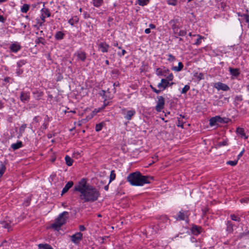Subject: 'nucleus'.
I'll list each match as a JSON object with an SVG mask.
<instances>
[{"mask_svg":"<svg viewBox=\"0 0 249 249\" xmlns=\"http://www.w3.org/2000/svg\"><path fill=\"white\" fill-rule=\"evenodd\" d=\"M74 191L80 193L79 198L82 203H93L98 200L101 195L100 191L88 183L85 178L75 184Z\"/></svg>","mask_w":249,"mask_h":249,"instance_id":"f257e3e1","label":"nucleus"},{"mask_svg":"<svg viewBox=\"0 0 249 249\" xmlns=\"http://www.w3.org/2000/svg\"><path fill=\"white\" fill-rule=\"evenodd\" d=\"M149 178L153 179L152 177L142 176L140 172L131 173L127 178V181L133 186H142L145 183H150Z\"/></svg>","mask_w":249,"mask_h":249,"instance_id":"f03ea898","label":"nucleus"},{"mask_svg":"<svg viewBox=\"0 0 249 249\" xmlns=\"http://www.w3.org/2000/svg\"><path fill=\"white\" fill-rule=\"evenodd\" d=\"M69 218V213L67 212H64L61 213L55 219V222L51 225V228L58 231L60 228L65 224L66 220Z\"/></svg>","mask_w":249,"mask_h":249,"instance_id":"7ed1b4c3","label":"nucleus"},{"mask_svg":"<svg viewBox=\"0 0 249 249\" xmlns=\"http://www.w3.org/2000/svg\"><path fill=\"white\" fill-rule=\"evenodd\" d=\"M164 105V100L162 96L158 97V102L157 105L156 107V109L157 111L160 112L163 108Z\"/></svg>","mask_w":249,"mask_h":249,"instance_id":"20e7f679","label":"nucleus"},{"mask_svg":"<svg viewBox=\"0 0 249 249\" xmlns=\"http://www.w3.org/2000/svg\"><path fill=\"white\" fill-rule=\"evenodd\" d=\"M83 234L80 232H77L71 236V241L74 243H78L82 239Z\"/></svg>","mask_w":249,"mask_h":249,"instance_id":"39448f33","label":"nucleus"},{"mask_svg":"<svg viewBox=\"0 0 249 249\" xmlns=\"http://www.w3.org/2000/svg\"><path fill=\"white\" fill-rule=\"evenodd\" d=\"M192 233L194 235H198L201 232V228L196 225H193L191 229Z\"/></svg>","mask_w":249,"mask_h":249,"instance_id":"423d86ee","label":"nucleus"},{"mask_svg":"<svg viewBox=\"0 0 249 249\" xmlns=\"http://www.w3.org/2000/svg\"><path fill=\"white\" fill-rule=\"evenodd\" d=\"M185 217L187 218V222L188 223L189 220H188V215L182 212H179L178 216L176 218V219L178 221L183 220L185 219Z\"/></svg>","mask_w":249,"mask_h":249,"instance_id":"0eeeda50","label":"nucleus"},{"mask_svg":"<svg viewBox=\"0 0 249 249\" xmlns=\"http://www.w3.org/2000/svg\"><path fill=\"white\" fill-rule=\"evenodd\" d=\"M215 87L218 89H222L226 91L229 89V88L225 84L221 83H217L215 85Z\"/></svg>","mask_w":249,"mask_h":249,"instance_id":"6e6552de","label":"nucleus"},{"mask_svg":"<svg viewBox=\"0 0 249 249\" xmlns=\"http://www.w3.org/2000/svg\"><path fill=\"white\" fill-rule=\"evenodd\" d=\"M169 84L168 81L165 79H161V83H159L158 85L159 88H163L165 89Z\"/></svg>","mask_w":249,"mask_h":249,"instance_id":"1a4fd4ad","label":"nucleus"},{"mask_svg":"<svg viewBox=\"0 0 249 249\" xmlns=\"http://www.w3.org/2000/svg\"><path fill=\"white\" fill-rule=\"evenodd\" d=\"M73 183L72 181H69L67 184L65 185L62 191L61 196L67 193L68 191L72 186Z\"/></svg>","mask_w":249,"mask_h":249,"instance_id":"9d476101","label":"nucleus"},{"mask_svg":"<svg viewBox=\"0 0 249 249\" xmlns=\"http://www.w3.org/2000/svg\"><path fill=\"white\" fill-rule=\"evenodd\" d=\"M236 132L237 133L240 134L242 136H244L245 139H248V137L246 135L243 128L237 127Z\"/></svg>","mask_w":249,"mask_h":249,"instance_id":"9b49d317","label":"nucleus"},{"mask_svg":"<svg viewBox=\"0 0 249 249\" xmlns=\"http://www.w3.org/2000/svg\"><path fill=\"white\" fill-rule=\"evenodd\" d=\"M65 160L66 161V164L69 166H71L73 162V160L69 156H66L65 158Z\"/></svg>","mask_w":249,"mask_h":249,"instance_id":"f8f14e48","label":"nucleus"},{"mask_svg":"<svg viewBox=\"0 0 249 249\" xmlns=\"http://www.w3.org/2000/svg\"><path fill=\"white\" fill-rule=\"evenodd\" d=\"M38 246L39 249H53L50 245L47 244H40Z\"/></svg>","mask_w":249,"mask_h":249,"instance_id":"ddd939ff","label":"nucleus"},{"mask_svg":"<svg viewBox=\"0 0 249 249\" xmlns=\"http://www.w3.org/2000/svg\"><path fill=\"white\" fill-rule=\"evenodd\" d=\"M99 46L102 48V52L105 53L107 52V48L109 47L108 45L102 43L100 44Z\"/></svg>","mask_w":249,"mask_h":249,"instance_id":"4468645a","label":"nucleus"},{"mask_svg":"<svg viewBox=\"0 0 249 249\" xmlns=\"http://www.w3.org/2000/svg\"><path fill=\"white\" fill-rule=\"evenodd\" d=\"M230 121V119L228 118H222L220 116H217V122L222 123H227Z\"/></svg>","mask_w":249,"mask_h":249,"instance_id":"2eb2a0df","label":"nucleus"},{"mask_svg":"<svg viewBox=\"0 0 249 249\" xmlns=\"http://www.w3.org/2000/svg\"><path fill=\"white\" fill-rule=\"evenodd\" d=\"M20 99L22 102L28 101L29 99V96L26 93H21L20 95Z\"/></svg>","mask_w":249,"mask_h":249,"instance_id":"dca6fc26","label":"nucleus"},{"mask_svg":"<svg viewBox=\"0 0 249 249\" xmlns=\"http://www.w3.org/2000/svg\"><path fill=\"white\" fill-rule=\"evenodd\" d=\"M19 49L20 46L15 44H13L10 47L11 50L14 52H17Z\"/></svg>","mask_w":249,"mask_h":249,"instance_id":"f3484780","label":"nucleus"},{"mask_svg":"<svg viewBox=\"0 0 249 249\" xmlns=\"http://www.w3.org/2000/svg\"><path fill=\"white\" fill-rule=\"evenodd\" d=\"M183 67V65L182 63L181 62H179L178 67H173L172 68V70L175 71H179L182 69Z\"/></svg>","mask_w":249,"mask_h":249,"instance_id":"a211bd4d","label":"nucleus"},{"mask_svg":"<svg viewBox=\"0 0 249 249\" xmlns=\"http://www.w3.org/2000/svg\"><path fill=\"white\" fill-rule=\"evenodd\" d=\"M22 146V142H18L16 143H14L12 144V148L14 149H17Z\"/></svg>","mask_w":249,"mask_h":249,"instance_id":"6ab92c4d","label":"nucleus"},{"mask_svg":"<svg viewBox=\"0 0 249 249\" xmlns=\"http://www.w3.org/2000/svg\"><path fill=\"white\" fill-rule=\"evenodd\" d=\"M105 124L104 122H102L96 125L95 130L97 132L100 131Z\"/></svg>","mask_w":249,"mask_h":249,"instance_id":"aec40b11","label":"nucleus"},{"mask_svg":"<svg viewBox=\"0 0 249 249\" xmlns=\"http://www.w3.org/2000/svg\"><path fill=\"white\" fill-rule=\"evenodd\" d=\"M230 71L231 73L234 76H237L239 74L238 70L237 69H232L230 68Z\"/></svg>","mask_w":249,"mask_h":249,"instance_id":"412c9836","label":"nucleus"},{"mask_svg":"<svg viewBox=\"0 0 249 249\" xmlns=\"http://www.w3.org/2000/svg\"><path fill=\"white\" fill-rule=\"evenodd\" d=\"M64 34L61 32H58L56 33L55 37L57 39H61L63 38Z\"/></svg>","mask_w":249,"mask_h":249,"instance_id":"4be33fe9","label":"nucleus"},{"mask_svg":"<svg viewBox=\"0 0 249 249\" xmlns=\"http://www.w3.org/2000/svg\"><path fill=\"white\" fill-rule=\"evenodd\" d=\"M217 122V116L213 117L210 120V124L211 126L215 125Z\"/></svg>","mask_w":249,"mask_h":249,"instance_id":"5701e85b","label":"nucleus"},{"mask_svg":"<svg viewBox=\"0 0 249 249\" xmlns=\"http://www.w3.org/2000/svg\"><path fill=\"white\" fill-rule=\"evenodd\" d=\"M103 2V0H93V3L95 6H100Z\"/></svg>","mask_w":249,"mask_h":249,"instance_id":"b1692460","label":"nucleus"},{"mask_svg":"<svg viewBox=\"0 0 249 249\" xmlns=\"http://www.w3.org/2000/svg\"><path fill=\"white\" fill-rule=\"evenodd\" d=\"M6 169L5 165L3 164H1L0 167V178L2 176Z\"/></svg>","mask_w":249,"mask_h":249,"instance_id":"393cba45","label":"nucleus"},{"mask_svg":"<svg viewBox=\"0 0 249 249\" xmlns=\"http://www.w3.org/2000/svg\"><path fill=\"white\" fill-rule=\"evenodd\" d=\"M149 0H138V4L141 6L146 5Z\"/></svg>","mask_w":249,"mask_h":249,"instance_id":"a878e982","label":"nucleus"},{"mask_svg":"<svg viewBox=\"0 0 249 249\" xmlns=\"http://www.w3.org/2000/svg\"><path fill=\"white\" fill-rule=\"evenodd\" d=\"M78 57L82 61H84L86 58V53H81L78 54Z\"/></svg>","mask_w":249,"mask_h":249,"instance_id":"bb28decb","label":"nucleus"},{"mask_svg":"<svg viewBox=\"0 0 249 249\" xmlns=\"http://www.w3.org/2000/svg\"><path fill=\"white\" fill-rule=\"evenodd\" d=\"M134 113H135V112L134 111L130 110V111H127V114H126V118L128 120H130L131 117L134 115Z\"/></svg>","mask_w":249,"mask_h":249,"instance_id":"cd10ccee","label":"nucleus"},{"mask_svg":"<svg viewBox=\"0 0 249 249\" xmlns=\"http://www.w3.org/2000/svg\"><path fill=\"white\" fill-rule=\"evenodd\" d=\"M29 10V5L26 4H24L22 8H21V11L23 13H26Z\"/></svg>","mask_w":249,"mask_h":249,"instance_id":"c85d7f7f","label":"nucleus"},{"mask_svg":"<svg viewBox=\"0 0 249 249\" xmlns=\"http://www.w3.org/2000/svg\"><path fill=\"white\" fill-rule=\"evenodd\" d=\"M194 76L196 77V78H197V79L198 80H200L201 79H203V73H196L195 74H194Z\"/></svg>","mask_w":249,"mask_h":249,"instance_id":"c756f323","label":"nucleus"},{"mask_svg":"<svg viewBox=\"0 0 249 249\" xmlns=\"http://www.w3.org/2000/svg\"><path fill=\"white\" fill-rule=\"evenodd\" d=\"M190 87L188 85H186L185 87L182 89L181 93L183 94H185L186 93V92L189 89Z\"/></svg>","mask_w":249,"mask_h":249,"instance_id":"7c9ffc66","label":"nucleus"},{"mask_svg":"<svg viewBox=\"0 0 249 249\" xmlns=\"http://www.w3.org/2000/svg\"><path fill=\"white\" fill-rule=\"evenodd\" d=\"M238 160L237 159V160L234 161H228L227 163L231 166H235L237 164Z\"/></svg>","mask_w":249,"mask_h":249,"instance_id":"2f4dec72","label":"nucleus"},{"mask_svg":"<svg viewBox=\"0 0 249 249\" xmlns=\"http://www.w3.org/2000/svg\"><path fill=\"white\" fill-rule=\"evenodd\" d=\"M177 3V0H168V3L169 5H176Z\"/></svg>","mask_w":249,"mask_h":249,"instance_id":"473e14b6","label":"nucleus"},{"mask_svg":"<svg viewBox=\"0 0 249 249\" xmlns=\"http://www.w3.org/2000/svg\"><path fill=\"white\" fill-rule=\"evenodd\" d=\"M1 224L3 225V227L5 229H10L11 228V226L8 224L6 223L5 221L1 222Z\"/></svg>","mask_w":249,"mask_h":249,"instance_id":"72a5a7b5","label":"nucleus"},{"mask_svg":"<svg viewBox=\"0 0 249 249\" xmlns=\"http://www.w3.org/2000/svg\"><path fill=\"white\" fill-rule=\"evenodd\" d=\"M227 230L231 232L232 231V225L229 221L228 222Z\"/></svg>","mask_w":249,"mask_h":249,"instance_id":"f704fd0d","label":"nucleus"},{"mask_svg":"<svg viewBox=\"0 0 249 249\" xmlns=\"http://www.w3.org/2000/svg\"><path fill=\"white\" fill-rule=\"evenodd\" d=\"M185 122H183L182 121L180 120L179 118H178V126H180L181 128H183V124Z\"/></svg>","mask_w":249,"mask_h":249,"instance_id":"c9c22d12","label":"nucleus"},{"mask_svg":"<svg viewBox=\"0 0 249 249\" xmlns=\"http://www.w3.org/2000/svg\"><path fill=\"white\" fill-rule=\"evenodd\" d=\"M26 124H22L19 128V131L20 132H23L24 130H25V129L26 128Z\"/></svg>","mask_w":249,"mask_h":249,"instance_id":"e433bc0d","label":"nucleus"},{"mask_svg":"<svg viewBox=\"0 0 249 249\" xmlns=\"http://www.w3.org/2000/svg\"><path fill=\"white\" fill-rule=\"evenodd\" d=\"M196 36L198 37V38L197 39L195 43V44L198 45V44H200V40L201 39H202V36H201L199 35H197Z\"/></svg>","mask_w":249,"mask_h":249,"instance_id":"4c0bfd02","label":"nucleus"},{"mask_svg":"<svg viewBox=\"0 0 249 249\" xmlns=\"http://www.w3.org/2000/svg\"><path fill=\"white\" fill-rule=\"evenodd\" d=\"M231 219L233 220L238 221H240V218H237L236 216L234 214L231 215Z\"/></svg>","mask_w":249,"mask_h":249,"instance_id":"58836bf2","label":"nucleus"},{"mask_svg":"<svg viewBox=\"0 0 249 249\" xmlns=\"http://www.w3.org/2000/svg\"><path fill=\"white\" fill-rule=\"evenodd\" d=\"M169 61H173L175 60V57L172 55V54L169 55V58L168 59Z\"/></svg>","mask_w":249,"mask_h":249,"instance_id":"ea45409f","label":"nucleus"},{"mask_svg":"<svg viewBox=\"0 0 249 249\" xmlns=\"http://www.w3.org/2000/svg\"><path fill=\"white\" fill-rule=\"evenodd\" d=\"M227 142H226V141H223V142H219V143L217 144V145H218V146H222V145H227Z\"/></svg>","mask_w":249,"mask_h":249,"instance_id":"a19ab883","label":"nucleus"},{"mask_svg":"<svg viewBox=\"0 0 249 249\" xmlns=\"http://www.w3.org/2000/svg\"><path fill=\"white\" fill-rule=\"evenodd\" d=\"M157 73L158 75H161L162 74V71L160 69L158 68L157 69Z\"/></svg>","mask_w":249,"mask_h":249,"instance_id":"79ce46f5","label":"nucleus"},{"mask_svg":"<svg viewBox=\"0 0 249 249\" xmlns=\"http://www.w3.org/2000/svg\"><path fill=\"white\" fill-rule=\"evenodd\" d=\"M110 180L114 179L115 178V174L113 173V171H112L110 175Z\"/></svg>","mask_w":249,"mask_h":249,"instance_id":"37998d69","label":"nucleus"},{"mask_svg":"<svg viewBox=\"0 0 249 249\" xmlns=\"http://www.w3.org/2000/svg\"><path fill=\"white\" fill-rule=\"evenodd\" d=\"M95 111H93L91 115V116L90 117H89V116L87 117L86 118V120H89V119H90L91 118H92L93 117V116L95 115Z\"/></svg>","mask_w":249,"mask_h":249,"instance_id":"c03bdc74","label":"nucleus"},{"mask_svg":"<svg viewBox=\"0 0 249 249\" xmlns=\"http://www.w3.org/2000/svg\"><path fill=\"white\" fill-rule=\"evenodd\" d=\"M151 88L156 93H159L160 92V90H157V89H156L155 88H153L151 85L150 86Z\"/></svg>","mask_w":249,"mask_h":249,"instance_id":"a18cd8bd","label":"nucleus"},{"mask_svg":"<svg viewBox=\"0 0 249 249\" xmlns=\"http://www.w3.org/2000/svg\"><path fill=\"white\" fill-rule=\"evenodd\" d=\"M244 151H245V150H244V149H243V150L238 155V158H237L238 160H239L240 159V158L243 155Z\"/></svg>","mask_w":249,"mask_h":249,"instance_id":"49530a36","label":"nucleus"},{"mask_svg":"<svg viewBox=\"0 0 249 249\" xmlns=\"http://www.w3.org/2000/svg\"><path fill=\"white\" fill-rule=\"evenodd\" d=\"M235 100L237 101H241L242 100V98L241 96H236Z\"/></svg>","mask_w":249,"mask_h":249,"instance_id":"de8ad7c7","label":"nucleus"},{"mask_svg":"<svg viewBox=\"0 0 249 249\" xmlns=\"http://www.w3.org/2000/svg\"><path fill=\"white\" fill-rule=\"evenodd\" d=\"M79 229L81 231H84L85 230V227L83 225H80L79 226Z\"/></svg>","mask_w":249,"mask_h":249,"instance_id":"09e8293b","label":"nucleus"},{"mask_svg":"<svg viewBox=\"0 0 249 249\" xmlns=\"http://www.w3.org/2000/svg\"><path fill=\"white\" fill-rule=\"evenodd\" d=\"M84 121H87V120H86V119H83V120H82L80 121L79 122L78 124V126H81V125H82V123H83V122H84Z\"/></svg>","mask_w":249,"mask_h":249,"instance_id":"8fccbe9b","label":"nucleus"},{"mask_svg":"<svg viewBox=\"0 0 249 249\" xmlns=\"http://www.w3.org/2000/svg\"><path fill=\"white\" fill-rule=\"evenodd\" d=\"M244 16L246 18V22H248L249 21V15H247V14H245V15H244Z\"/></svg>","mask_w":249,"mask_h":249,"instance_id":"3c124183","label":"nucleus"},{"mask_svg":"<svg viewBox=\"0 0 249 249\" xmlns=\"http://www.w3.org/2000/svg\"><path fill=\"white\" fill-rule=\"evenodd\" d=\"M173 76L172 74H171L167 77V79H168V80L171 81V80H172L173 79Z\"/></svg>","mask_w":249,"mask_h":249,"instance_id":"603ef678","label":"nucleus"},{"mask_svg":"<svg viewBox=\"0 0 249 249\" xmlns=\"http://www.w3.org/2000/svg\"><path fill=\"white\" fill-rule=\"evenodd\" d=\"M4 20H5V19H4V17L0 15V21H1L2 22H4Z\"/></svg>","mask_w":249,"mask_h":249,"instance_id":"864d4df0","label":"nucleus"},{"mask_svg":"<svg viewBox=\"0 0 249 249\" xmlns=\"http://www.w3.org/2000/svg\"><path fill=\"white\" fill-rule=\"evenodd\" d=\"M145 33L146 34H149V33H150V29H149V28L146 29L145 30Z\"/></svg>","mask_w":249,"mask_h":249,"instance_id":"5fc2aeb1","label":"nucleus"},{"mask_svg":"<svg viewBox=\"0 0 249 249\" xmlns=\"http://www.w3.org/2000/svg\"><path fill=\"white\" fill-rule=\"evenodd\" d=\"M150 27L152 29H154L155 28V26L154 24H151L149 25Z\"/></svg>","mask_w":249,"mask_h":249,"instance_id":"6e6d98bb","label":"nucleus"},{"mask_svg":"<svg viewBox=\"0 0 249 249\" xmlns=\"http://www.w3.org/2000/svg\"><path fill=\"white\" fill-rule=\"evenodd\" d=\"M247 200H248V198H247L246 199H242L240 200V201H241V203H243V202H245L247 201Z\"/></svg>","mask_w":249,"mask_h":249,"instance_id":"4d7b16f0","label":"nucleus"},{"mask_svg":"<svg viewBox=\"0 0 249 249\" xmlns=\"http://www.w3.org/2000/svg\"><path fill=\"white\" fill-rule=\"evenodd\" d=\"M45 11H47V13L46 14L47 16V17H50V13L48 11L47 9H45Z\"/></svg>","mask_w":249,"mask_h":249,"instance_id":"13d9d810","label":"nucleus"},{"mask_svg":"<svg viewBox=\"0 0 249 249\" xmlns=\"http://www.w3.org/2000/svg\"><path fill=\"white\" fill-rule=\"evenodd\" d=\"M72 19H70L69 21V22L72 25L73 24V22H72Z\"/></svg>","mask_w":249,"mask_h":249,"instance_id":"bf43d9fd","label":"nucleus"},{"mask_svg":"<svg viewBox=\"0 0 249 249\" xmlns=\"http://www.w3.org/2000/svg\"><path fill=\"white\" fill-rule=\"evenodd\" d=\"M41 18V19L43 20V21H45V16H44L43 15H42Z\"/></svg>","mask_w":249,"mask_h":249,"instance_id":"052dcab7","label":"nucleus"},{"mask_svg":"<svg viewBox=\"0 0 249 249\" xmlns=\"http://www.w3.org/2000/svg\"><path fill=\"white\" fill-rule=\"evenodd\" d=\"M47 136H48V138L49 139H50V138H51L52 137V134H49L47 135Z\"/></svg>","mask_w":249,"mask_h":249,"instance_id":"680f3d73","label":"nucleus"},{"mask_svg":"<svg viewBox=\"0 0 249 249\" xmlns=\"http://www.w3.org/2000/svg\"><path fill=\"white\" fill-rule=\"evenodd\" d=\"M126 53L125 51L124 50H122V54L124 55L125 53Z\"/></svg>","mask_w":249,"mask_h":249,"instance_id":"e2e57ef3","label":"nucleus"},{"mask_svg":"<svg viewBox=\"0 0 249 249\" xmlns=\"http://www.w3.org/2000/svg\"><path fill=\"white\" fill-rule=\"evenodd\" d=\"M112 20H113V18H108V21H112Z\"/></svg>","mask_w":249,"mask_h":249,"instance_id":"0e129e2a","label":"nucleus"},{"mask_svg":"<svg viewBox=\"0 0 249 249\" xmlns=\"http://www.w3.org/2000/svg\"><path fill=\"white\" fill-rule=\"evenodd\" d=\"M55 158H54L53 159H52L51 161H52V162H53L55 161Z\"/></svg>","mask_w":249,"mask_h":249,"instance_id":"69168bd1","label":"nucleus"},{"mask_svg":"<svg viewBox=\"0 0 249 249\" xmlns=\"http://www.w3.org/2000/svg\"><path fill=\"white\" fill-rule=\"evenodd\" d=\"M114 86H118L119 85V84L118 83L117 84H116V83H114Z\"/></svg>","mask_w":249,"mask_h":249,"instance_id":"338daca9","label":"nucleus"},{"mask_svg":"<svg viewBox=\"0 0 249 249\" xmlns=\"http://www.w3.org/2000/svg\"><path fill=\"white\" fill-rule=\"evenodd\" d=\"M42 11L43 12H44V13H45L46 14L47 13V11H45V10H44V9H42Z\"/></svg>","mask_w":249,"mask_h":249,"instance_id":"774afa93","label":"nucleus"}]
</instances>
